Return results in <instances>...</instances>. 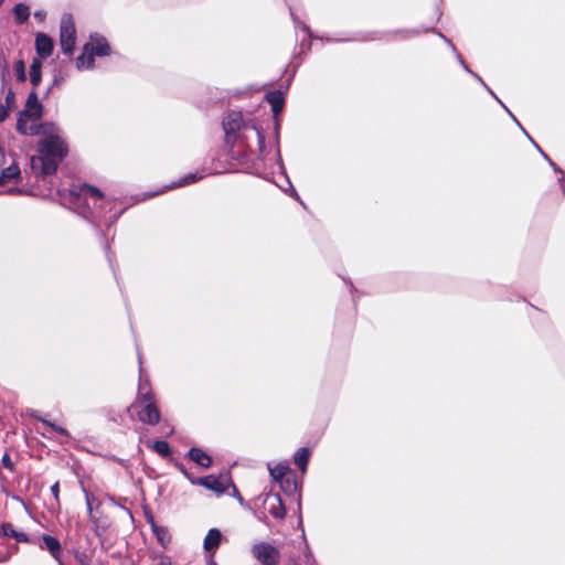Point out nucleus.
I'll return each instance as SVG.
<instances>
[{
	"label": "nucleus",
	"mask_w": 565,
	"mask_h": 565,
	"mask_svg": "<svg viewBox=\"0 0 565 565\" xmlns=\"http://www.w3.org/2000/svg\"><path fill=\"white\" fill-rule=\"evenodd\" d=\"M10 192H11V193H15V192H17V193H18V192L20 193V191H19V190H17V189H12V190H10Z\"/></svg>",
	"instance_id": "39"
},
{
	"label": "nucleus",
	"mask_w": 565,
	"mask_h": 565,
	"mask_svg": "<svg viewBox=\"0 0 565 565\" xmlns=\"http://www.w3.org/2000/svg\"><path fill=\"white\" fill-rule=\"evenodd\" d=\"M8 115H9L8 108L3 105H0V122L4 121L6 118L8 117Z\"/></svg>",
	"instance_id": "31"
},
{
	"label": "nucleus",
	"mask_w": 565,
	"mask_h": 565,
	"mask_svg": "<svg viewBox=\"0 0 565 565\" xmlns=\"http://www.w3.org/2000/svg\"><path fill=\"white\" fill-rule=\"evenodd\" d=\"M2 463H3V466H4L6 468H8L9 470H12V469H13V465H12V462H11V460H10L9 456H7V455H6V456H3V458H2Z\"/></svg>",
	"instance_id": "32"
},
{
	"label": "nucleus",
	"mask_w": 565,
	"mask_h": 565,
	"mask_svg": "<svg viewBox=\"0 0 565 565\" xmlns=\"http://www.w3.org/2000/svg\"><path fill=\"white\" fill-rule=\"evenodd\" d=\"M253 130L255 131L256 137H257L258 150H259V152H263L264 149H265V138H264V135L256 127H253Z\"/></svg>",
	"instance_id": "28"
},
{
	"label": "nucleus",
	"mask_w": 565,
	"mask_h": 565,
	"mask_svg": "<svg viewBox=\"0 0 565 565\" xmlns=\"http://www.w3.org/2000/svg\"><path fill=\"white\" fill-rule=\"evenodd\" d=\"M2 535L15 539L18 542H25L28 537L24 533L14 530L11 523H4L2 525Z\"/></svg>",
	"instance_id": "19"
},
{
	"label": "nucleus",
	"mask_w": 565,
	"mask_h": 565,
	"mask_svg": "<svg viewBox=\"0 0 565 565\" xmlns=\"http://www.w3.org/2000/svg\"><path fill=\"white\" fill-rule=\"evenodd\" d=\"M269 503L268 512L271 516L282 520L286 515V509L279 494H275L267 499Z\"/></svg>",
	"instance_id": "11"
},
{
	"label": "nucleus",
	"mask_w": 565,
	"mask_h": 565,
	"mask_svg": "<svg viewBox=\"0 0 565 565\" xmlns=\"http://www.w3.org/2000/svg\"><path fill=\"white\" fill-rule=\"evenodd\" d=\"M200 179H202V175L198 173H189L184 178H182L178 183L170 185L169 189L191 184Z\"/></svg>",
	"instance_id": "24"
},
{
	"label": "nucleus",
	"mask_w": 565,
	"mask_h": 565,
	"mask_svg": "<svg viewBox=\"0 0 565 565\" xmlns=\"http://www.w3.org/2000/svg\"><path fill=\"white\" fill-rule=\"evenodd\" d=\"M110 53V47L105 38L90 35L89 41L84 45L83 53L76 60L77 70H89L94 67V56H105Z\"/></svg>",
	"instance_id": "2"
},
{
	"label": "nucleus",
	"mask_w": 565,
	"mask_h": 565,
	"mask_svg": "<svg viewBox=\"0 0 565 565\" xmlns=\"http://www.w3.org/2000/svg\"><path fill=\"white\" fill-rule=\"evenodd\" d=\"M536 148L539 149V151L541 152V154L548 161V163L551 164V167L554 169V171L556 172H559V173H564L550 158L539 147L536 146Z\"/></svg>",
	"instance_id": "29"
},
{
	"label": "nucleus",
	"mask_w": 565,
	"mask_h": 565,
	"mask_svg": "<svg viewBox=\"0 0 565 565\" xmlns=\"http://www.w3.org/2000/svg\"><path fill=\"white\" fill-rule=\"evenodd\" d=\"M43 544L41 545V548L47 550L51 555L60 562V554H61V544L57 539L51 536V535H43L42 536Z\"/></svg>",
	"instance_id": "12"
},
{
	"label": "nucleus",
	"mask_w": 565,
	"mask_h": 565,
	"mask_svg": "<svg viewBox=\"0 0 565 565\" xmlns=\"http://www.w3.org/2000/svg\"><path fill=\"white\" fill-rule=\"evenodd\" d=\"M286 482L288 483V486H294L295 487L294 480H290L289 478H287Z\"/></svg>",
	"instance_id": "37"
},
{
	"label": "nucleus",
	"mask_w": 565,
	"mask_h": 565,
	"mask_svg": "<svg viewBox=\"0 0 565 565\" xmlns=\"http://www.w3.org/2000/svg\"><path fill=\"white\" fill-rule=\"evenodd\" d=\"M267 102L270 104L275 115L281 111L284 106V94L279 90L270 92L266 95Z\"/></svg>",
	"instance_id": "15"
},
{
	"label": "nucleus",
	"mask_w": 565,
	"mask_h": 565,
	"mask_svg": "<svg viewBox=\"0 0 565 565\" xmlns=\"http://www.w3.org/2000/svg\"><path fill=\"white\" fill-rule=\"evenodd\" d=\"M42 62L39 58H33L30 67V81L33 86H38L41 82Z\"/></svg>",
	"instance_id": "18"
},
{
	"label": "nucleus",
	"mask_w": 565,
	"mask_h": 565,
	"mask_svg": "<svg viewBox=\"0 0 565 565\" xmlns=\"http://www.w3.org/2000/svg\"><path fill=\"white\" fill-rule=\"evenodd\" d=\"M51 491H52L53 495H54L55 498H57V495H58V482H55V483L51 487Z\"/></svg>",
	"instance_id": "34"
},
{
	"label": "nucleus",
	"mask_w": 565,
	"mask_h": 565,
	"mask_svg": "<svg viewBox=\"0 0 565 565\" xmlns=\"http://www.w3.org/2000/svg\"><path fill=\"white\" fill-rule=\"evenodd\" d=\"M4 0H0V6L3 3Z\"/></svg>",
	"instance_id": "45"
},
{
	"label": "nucleus",
	"mask_w": 565,
	"mask_h": 565,
	"mask_svg": "<svg viewBox=\"0 0 565 565\" xmlns=\"http://www.w3.org/2000/svg\"><path fill=\"white\" fill-rule=\"evenodd\" d=\"M222 540V533L217 529H211L204 539V548L206 552L214 553Z\"/></svg>",
	"instance_id": "13"
},
{
	"label": "nucleus",
	"mask_w": 565,
	"mask_h": 565,
	"mask_svg": "<svg viewBox=\"0 0 565 565\" xmlns=\"http://www.w3.org/2000/svg\"><path fill=\"white\" fill-rule=\"evenodd\" d=\"M43 425H45L47 428H50L52 431H55V433H58L63 436H68V433L65 428L61 427V426H57L55 425L54 423L52 422H49V420H42Z\"/></svg>",
	"instance_id": "27"
},
{
	"label": "nucleus",
	"mask_w": 565,
	"mask_h": 565,
	"mask_svg": "<svg viewBox=\"0 0 565 565\" xmlns=\"http://www.w3.org/2000/svg\"><path fill=\"white\" fill-rule=\"evenodd\" d=\"M58 563H60V565H63V563H62V561H61V559H60V562H58Z\"/></svg>",
	"instance_id": "46"
},
{
	"label": "nucleus",
	"mask_w": 565,
	"mask_h": 565,
	"mask_svg": "<svg viewBox=\"0 0 565 565\" xmlns=\"http://www.w3.org/2000/svg\"><path fill=\"white\" fill-rule=\"evenodd\" d=\"M309 458H310V450L308 448H300L295 454V463L299 467L301 472H306Z\"/></svg>",
	"instance_id": "17"
},
{
	"label": "nucleus",
	"mask_w": 565,
	"mask_h": 565,
	"mask_svg": "<svg viewBox=\"0 0 565 565\" xmlns=\"http://www.w3.org/2000/svg\"><path fill=\"white\" fill-rule=\"evenodd\" d=\"M503 107H504V110H507V113H510V109H508V107H505L504 105H503Z\"/></svg>",
	"instance_id": "41"
},
{
	"label": "nucleus",
	"mask_w": 565,
	"mask_h": 565,
	"mask_svg": "<svg viewBox=\"0 0 565 565\" xmlns=\"http://www.w3.org/2000/svg\"><path fill=\"white\" fill-rule=\"evenodd\" d=\"M54 49L53 40L44 34L38 33L35 36V50L40 57H47L52 54Z\"/></svg>",
	"instance_id": "8"
},
{
	"label": "nucleus",
	"mask_w": 565,
	"mask_h": 565,
	"mask_svg": "<svg viewBox=\"0 0 565 565\" xmlns=\"http://www.w3.org/2000/svg\"><path fill=\"white\" fill-rule=\"evenodd\" d=\"M140 398L143 402L142 408L139 411V419L143 423L156 425L160 419L157 406L151 402L150 393H141Z\"/></svg>",
	"instance_id": "7"
},
{
	"label": "nucleus",
	"mask_w": 565,
	"mask_h": 565,
	"mask_svg": "<svg viewBox=\"0 0 565 565\" xmlns=\"http://www.w3.org/2000/svg\"><path fill=\"white\" fill-rule=\"evenodd\" d=\"M83 199L85 201V207L81 211V214L85 216L86 218L93 217V218H100L102 212H100V204L104 200V196L102 192L92 186L85 184L81 188V192L78 194V200Z\"/></svg>",
	"instance_id": "3"
},
{
	"label": "nucleus",
	"mask_w": 565,
	"mask_h": 565,
	"mask_svg": "<svg viewBox=\"0 0 565 565\" xmlns=\"http://www.w3.org/2000/svg\"><path fill=\"white\" fill-rule=\"evenodd\" d=\"M503 107H504V110H507V113H510V109H508V107H505L504 105H503Z\"/></svg>",
	"instance_id": "40"
},
{
	"label": "nucleus",
	"mask_w": 565,
	"mask_h": 565,
	"mask_svg": "<svg viewBox=\"0 0 565 565\" xmlns=\"http://www.w3.org/2000/svg\"><path fill=\"white\" fill-rule=\"evenodd\" d=\"M1 175L3 177L4 181L17 180L20 178L21 171L18 166L11 164L2 170Z\"/></svg>",
	"instance_id": "22"
},
{
	"label": "nucleus",
	"mask_w": 565,
	"mask_h": 565,
	"mask_svg": "<svg viewBox=\"0 0 565 565\" xmlns=\"http://www.w3.org/2000/svg\"><path fill=\"white\" fill-rule=\"evenodd\" d=\"M440 36H441L443 39H445V41H446V42L451 46L452 51L456 53L457 58L459 60L460 64L465 67V70H466L467 72L471 73V74H472V75H473V76H475V77H476V78H477V79H478V81H479V82H480V83H481V84H482V85H483V86L489 90V93H490V94H491V95H492V96H493V97H494V98H495V99H497L501 105H503V104L499 100V98L493 94V92H492V90H490V89L487 87V85L483 83V81H482V79H481V78H480L476 73L471 72V71L468 68V66L465 64V62H463V60H462L461 55H460L459 53H457L455 45H454V44H452L448 39H446L444 35H441V34H440Z\"/></svg>",
	"instance_id": "20"
},
{
	"label": "nucleus",
	"mask_w": 565,
	"mask_h": 565,
	"mask_svg": "<svg viewBox=\"0 0 565 565\" xmlns=\"http://www.w3.org/2000/svg\"><path fill=\"white\" fill-rule=\"evenodd\" d=\"M189 457L201 467L209 468L212 465L211 457L200 448H191Z\"/></svg>",
	"instance_id": "14"
},
{
	"label": "nucleus",
	"mask_w": 565,
	"mask_h": 565,
	"mask_svg": "<svg viewBox=\"0 0 565 565\" xmlns=\"http://www.w3.org/2000/svg\"><path fill=\"white\" fill-rule=\"evenodd\" d=\"M76 43V31L73 18L70 13L62 17L60 25V44L64 54L71 55Z\"/></svg>",
	"instance_id": "4"
},
{
	"label": "nucleus",
	"mask_w": 565,
	"mask_h": 565,
	"mask_svg": "<svg viewBox=\"0 0 565 565\" xmlns=\"http://www.w3.org/2000/svg\"><path fill=\"white\" fill-rule=\"evenodd\" d=\"M162 565H172V564H171V563H167V564H166V563H162Z\"/></svg>",
	"instance_id": "42"
},
{
	"label": "nucleus",
	"mask_w": 565,
	"mask_h": 565,
	"mask_svg": "<svg viewBox=\"0 0 565 565\" xmlns=\"http://www.w3.org/2000/svg\"><path fill=\"white\" fill-rule=\"evenodd\" d=\"M153 532L158 539V541L161 543V545H167L169 542H170V534L169 532L163 529V527H159L157 525H153Z\"/></svg>",
	"instance_id": "23"
},
{
	"label": "nucleus",
	"mask_w": 565,
	"mask_h": 565,
	"mask_svg": "<svg viewBox=\"0 0 565 565\" xmlns=\"http://www.w3.org/2000/svg\"><path fill=\"white\" fill-rule=\"evenodd\" d=\"M14 72H15V76L19 82H24L26 79L25 64L22 60H20L15 63Z\"/></svg>",
	"instance_id": "25"
},
{
	"label": "nucleus",
	"mask_w": 565,
	"mask_h": 565,
	"mask_svg": "<svg viewBox=\"0 0 565 565\" xmlns=\"http://www.w3.org/2000/svg\"><path fill=\"white\" fill-rule=\"evenodd\" d=\"M85 499H86L88 513L92 514V510H93L92 503H93L94 497L90 493H88L87 491H85Z\"/></svg>",
	"instance_id": "30"
},
{
	"label": "nucleus",
	"mask_w": 565,
	"mask_h": 565,
	"mask_svg": "<svg viewBox=\"0 0 565 565\" xmlns=\"http://www.w3.org/2000/svg\"><path fill=\"white\" fill-rule=\"evenodd\" d=\"M34 18L38 19L39 21H43L45 18V12L42 10L35 11Z\"/></svg>",
	"instance_id": "33"
},
{
	"label": "nucleus",
	"mask_w": 565,
	"mask_h": 565,
	"mask_svg": "<svg viewBox=\"0 0 565 565\" xmlns=\"http://www.w3.org/2000/svg\"><path fill=\"white\" fill-rule=\"evenodd\" d=\"M4 182L6 181H4L3 177L0 174V185H2Z\"/></svg>",
	"instance_id": "38"
},
{
	"label": "nucleus",
	"mask_w": 565,
	"mask_h": 565,
	"mask_svg": "<svg viewBox=\"0 0 565 565\" xmlns=\"http://www.w3.org/2000/svg\"><path fill=\"white\" fill-rule=\"evenodd\" d=\"M209 565H216L214 562H211Z\"/></svg>",
	"instance_id": "44"
},
{
	"label": "nucleus",
	"mask_w": 565,
	"mask_h": 565,
	"mask_svg": "<svg viewBox=\"0 0 565 565\" xmlns=\"http://www.w3.org/2000/svg\"><path fill=\"white\" fill-rule=\"evenodd\" d=\"M243 124V116L241 113L231 111L227 114L225 119L223 120V128L227 136L236 132Z\"/></svg>",
	"instance_id": "9"
},
{
	"label": "nucleus",
	"mask_w": 565,
	"mask_h": 565,
	"mask_svg": "<svg viewBox=\"0 0 565 565\" xmlns=\"http://www.w3.org/2000/svg\"><path fill=\"white\" fill-rule=\"evenodd\" d=\"M184 475L191 481L192 484L203 486L216 493H223L226 490L227 484L230 482V479L227 477L206 476L194 479L185 471Z\"/></svg>",
	"instance_id": "6"
},
{
	"label": "nucleus",
	"mask_w": 565,
	"mask_h": 565,
	"mask_svg": "<svg viewBox=\"0 0 565 565\" xmlns=\"http://www.w3.org/2000/svg\"><path fill=\"white\" fill-rule=\"evenodd\" d=\"M0 535H2V526L0 527Z\"/></svg>",
	"instance_id": "43"
},
{
	"label": "nucleus",
	"mask_w": 565,
	"mask_h": 565,
	"mask_svg": "<svg viewBox=\"0 0 565 565\" xmlns=\"http://www.w3.org/2000/svg\"><path fill=\"white\" fill-rule=\"evenodd\" d=\"M253 556L262 565H278L280 561V552L274 545L267 542H259L250 548Z\"/></svg>",
	"instance_id": "5"
},
{
	"label": "nucleus",
	"mask_w": 565,
	"mask_h": 565,
	"mask_svg": "<svg viewBox=\"0 0 565 565\" xmlns=\"http://www.w3.org/2000/svg\"><path fill=\"white\" fill-rule=\"evenodd\" d=\"M268 470L270 473V477L276 481H284V478L288 475L290 471L288 465L286 463H277L275 466L268 465Z\"/></svg>",
	"instance_id": "16"
},
{
	"label": "nucleus",
	"mask_w": 565,
	"mask_h": 565,
	"mask_svg": "<svg viewBox=\"0 0 565 565\" xmlns=\"http://www.w3.org/2000/svg\"><path fill=\"white\" fill-rule=\"evenodd\" d=\"M13 12H14L15 19L19 23H24L30 15L29 8L23 3H18L14 7Z\"/></svg>",
	"instance_id": "21"
},
{
	"label": "nucleus",
	"mask_w": 565,
	"mask_h": 565,
	"mask_svg": "<svg viewBox=\"0 0 565 565\" xmlns=\"http://www.w3.org/2000/svg\"><path fill=\"white\" fill-rule=\"evenodd\" d=\"M41 113L42 106L39 103L38 95L35 92H31L25 104V109L22 114L32 118H39Z\"/></svg>",
	"instance_id": "10"
},
{
	"label": "nucleus",
	"mask_w": 565,
	"mask_h": 565,
	"mask_svg": "<svg viewBox=\"0 0 565 565\" xmlns=\"http://www.w3.org/2000/svg\"><path fill=\"white\" fill-rule=\"evenodd\" d=\"M153 449L161 456L170 455V447L167 441L158 440L153 444Z\"/></svg>",
	"instance_id": "26"
},
{
	"label": "nucleus",
	"mask_w": 565,
	"mask_h": 565,
	"mask_svg": "<svg viewBox=\"0 0 565 565\" xmlns=\"http://www.w3.org/2000/svg\"><path fill=\"white\" fill-rule=\"evenodd\" d=\"M36 118L20 115L17 129L22 135L42 136L39 142L40 156L31 157V169L42 175L53 174L67 153V146L61 137L60 128L53 122L38 125Z\"/></svg>",
	"instance_id": "1"
},
{
	"label": "nucleus",
	"mask_w": 565,
	"mask_h": 565,
	"mask_svg": "<svg viewBox=\"0 0 565 565\" xmlns=\"http://www.w3.org/2000/svg\"><path fill=\"white\" fill-rule=\"evenodd\" d=\"M1 67H2V72H3V73H4V72H8L7 61H3V62L1 63Z\"/></svg>",
	"instance_id": "35"
},
{
	"label": "nucleus",
	"mask_w": 565,
	"mask_h": 565,
	"mask_svg": "<svg viewBox=\"0 0 565 565\" xmlns=\"http://www.w3.org/2000/svg\"><path fill=\"white\" fill-rule=\"evenodd\" d=\"M139 363L141 364V361H140V360H139ZM141 373H142V370L140 369V374H141ZM142 390H143V383H142V381L140 380V382H139V391H140V392H142Z\"/></svg>",
	"instance_id": "36"
}]
</instances>
